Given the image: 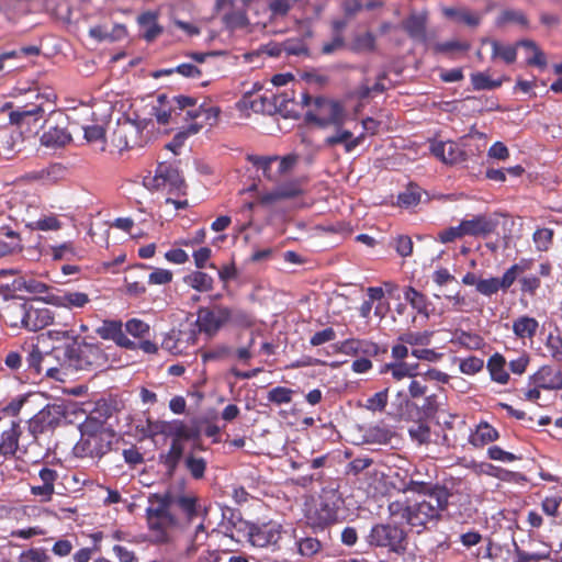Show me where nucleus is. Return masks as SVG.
<instances>
[{"mask_svg": "<svg viewBox=\"0 0 562 562\" xmlns=\"http://www.w3.org/2000/svg\"><path fill=\"white\" fill-rule=\"evenodd\" d=\"M406 491L422 494L424 498L403 512V517L413 527L424 528L429 521L438 520L447 509L451 496L447 487L420 481H411Z\"/></svg>", "mask_w": 562, "mask_h": 562, "instance_id": "nucleus-1", "label": "nucleus"}, {"mask_svg": "<svg viewBox=\"0 0 562 562\" xmlns=\"http://www.w3.org/2000/svg\"><path fill=\"white\" fill-rule=\"evenodd\" d=\"M81 438L72 451L78 458H101L111 449L112 435L100 422L87 418L80 426Z\"/></svg>", "mask_w": 562, "mask_h": 562, "instance_id": "nucleus-2", "label": "nucleus"}, {"mask_svg": "<svg viewBox=\"0 0 562 562\" xmlns=\"http://www.w3.org/2000/svg\"><path fill=\"white\" fill-rule=\"evenodd\" d=\"M301 101L304 105H310L313 101L315 105V110L308 111L306 114L310 122L321 127L342 126L346 120V112L339 102L324 98L313 100L305 93H301Z\"/></svg>", "mask_w": 562, "mask_h": 562, "instance_id": "nucleus-3", "label": "nucleus"}, {"mask_svg": "<svg viewBox=\"0 0 562 562\" xmlns=\"http://www.w3.org/2000/svg\"><path fill=\"white\" fill-rule=\"evenodd\" d=\"M143 186L149 191H167L169 194H186V183L179 170L167 162L157 166L154 175L148 172L143 177Z\"/></svg>", "mask_w": 562, "mask_h": 562, "instance_id": "nucleus-4", "label": "nucleus"}, {"mask_svg": "<svg viewBox=\"0 0 562 562\" xmlns=\"http://www.w3.org/2000/svg\"><path fill=\"white\" fill-rule=\"evenodd\" d=\"M41 301L46 304L66 308L69 311L83 310L90 304V295L86 292L70 289H55L47 296H42Z\"/></svg>", "mask_w": 562, "mask_h": 562, "instance_id": "nucleus-5", "label": "nucleus"}, {"mask_svg": "<svg viewBox=\"0 0 562 562\" xmlns=\"http://www.w3.org/2000/svg\"><path fill=\"white\" fill-rule=\"evenodd\" d=\"M228 315V308L224 306L203 307L198 312L196 325L200 331L213 336L227 323Z\"/></svg>", "mask_w": 562, "mask_h": 562, "instance_id": "nucleus-6", "label": "nucleus"}, {"mask_svg": "<svg viewBox=\"0 0 562 562\" xmlns=\"http://www.w3.org/2000/svg\"><path fill=\"white\" fill-rule=\"evenodd\" d=\"M274 91L266 90L262 94H256L254 91L245 92L238 102L240 110H251L255 113L277 114L274 103Z\"/></svg>", "mask_w": 562, "mask_h": 562, "instance_id": "nucleus-7", "label": "nucleus"}, {"mask_svg": "<svg viewBox=\"0 0 562 562\" xmlns=\"http://www.w3.org/2000/svg\"><path fill=\"white\" fill-rule=\"evenodd\" d=\"M175 103L181 111H186V120H196L203 116L210 125H213L220 114L218 108H205L203 104L196 105V100L191 97L178 95L175 99Z\"/></svg>", "mask_w": 562, "mask_h": 562, "instance_id": "nucleus-8", "label": "nucleus"}, {"mask_svg": "<svg viewBox=\"0 0 562 562\" xmlns=\"http://www.w3.org/2000/svg\"><path fill=\"white\" fill-rule=\"evenodd\" d=\"M248 539L256 548L276 547L281 539V526L274 522L261 526H251L248 531Z\"/></svg>", "mask_w": 562, "mask_h": 562, "instance_id": "nucleus-9", "label": "nucleus"}, {"mask_svg": "<svg viewBox=\"0 0 562 562\" xmlns=\"http://www.w3.org/2000/svg\"><path fill=\"white\" fill-rule=\"evenodd\" d=\"M402 540V530L390 525H376L369 535V543L371 546L389 547L394 551L397 550Z\"/></svg>", "mask_w": 562, "mask_h": 562, "instance_id": "nucleus-10", "label": "nucleus"}, {"mask_svg": "<svg viewBox=\"0 0 562 562\" xmlns=\"http://www.w3.org/2000/svg\"><path fill=\"white\" fill-rule=\"evenodd\" d=\"M140 125L133 121L119 123L112 136L113 145L120 149H126L139 145Z\"/></svg>", "mask_w": 562, "mask_h": 562, "instance_id": "nucleus-11", "label": "nucleus"}, {"mask_svg": "<svg viewBox=\"0 0 562 562\" xmlns=\"http://www.w3.org/2000/svg\"><path fill=\"white\" fill-rule=\"evenodd\" d=\"M177 524L178 520L173 514L147 518L151 541L159 544L169 542L170 530L173 529Z\"/></svg>", "mask_w": 562, "mask_h": 562, "instance_id": "nucleus-12", "label": "nucleus"}, {"mask_svg": "<svg viewBox=\"0 0 562 562\" xmlns=\"http://www.w3.org/2000/svg\"><path fill=\"white\" fill-rule=\"evenodd\" d=\"M1 286L11 293L25 291L30 294L40 295L38 300H41L42 296H47L55 290L49 288L46 283L32 277L13 278L11 283H4L1 284Z\"/></svg>", "mask_w": 562, "mask_h": 562, "instance_id": "nucleus-13", "label": "nucleus"}, {"mask_svg": "<svg viewBox=\"0 0 562 562\" xmlns=\"http://www.w3.org/2000/svg\"><path fill=\"white\" fill-rule=\"evenodd\" d=\"M43 114V108L41 105L33 104L31 106H22L18 110L11 111L9 114V121L11 125H16L20 128L25 126L29 132H32V127L37 126Z\"/></svg>", "mask_w": 562, "mask_h": 562, "instance_id": "nucleus-14", "label": "nucleus"}, {"mask_svg": "<svg viewBox=\"0 0 562 562\" xmlns=\"http://www.w3.org/2000/svg\"><path fill=\"white\" fill-rule=\"evenodd\" d=\"M168 99L166 95H159L156 103L151 105L150 115L156 119L159 124H168L172 121L173 115L182 116L186 120V111H181L175 103V99Z\"/></svg>", "mask_w": 562, "mask_h": 562, "instance_id": "nucleus-15", "label": "nucleus"}, {"mask_svg": "<svg viewBox=\"0 0 562 562\" xmlns=\"http://www.w3.org/2000/svg\"><path fill=\"white\" fill-rule=\"evenodd\" d=\"M442 15L456 23H462L469 27H476L482 21V14L465 7H441Z\"/></svg>", "mask_w": 562, "mask_h": 562, "instance_id": "nucleus-16", "label": "nucleus"}, {"mask_svg": "<svg viewBox=\"0 0 562 562\" xmlns=\"http://www.w3.org/2000/svg\"><path fill=\"white\" fill-rule=\"evenodd\" d=\"M161 432L166 436L172 437V441L181 443L183 440H194L200 436V431L195 426L186 424L181 420L165 423L161 427Z\"/></svg>", "mask_w": 562, "mask_h": 562, "instance_id": "nucleus-17", "label": "nucleus"}, {"mask_svg": "<svg viewBox=\"0 0 562 562\" xmlns=\"http://www.w3.org/2000/svg\"><path fill=\"white\" fill-rule=\"evenodd\" d=\"M430 148L431 153L445 164H458L465 159L464 151L452 140L435 143Z\"/></svg>", "mask_w": 562, "mask_h": 562, "instance_id": "nucleus-18", "label": "nucleus"}, {"mask_svg": "<svg viewBox=\"0 0 562 562\" xmlns=\"http://www.w3.org/2000/svg\"><path fill=\"white\" fill-rule=\"evenodd\" d=\"M53 322V312L47 307H35L26 303L25 328L37 331Z\"/></svg>", "mask_w": 562, "mask_h": 562, "instance_id": "nucleus-19", "label": "nucleus"}, {"mask_svg": "<svg viewBox=\"0 0 562 562\" xmlns=\"http://www.w3.org/2000/svg\"><path fill=\"white\" fill-rule=\"evenodd\" d=\"M336 508L327 503H321L313 513L307 515V524L316 531H323L336 520Z\"/></svg>", "mask_w": 562, "mask_h": 562, "instance_id": "nucleus-20", "label": "nucleus"}, {"mask_svg": "<svg viewBox=\"0 0 562 562\" xmlns=\"http://www.w3.org/2000/svg\"><path fill=\"white\" fill-rule=\"evenodd\" d=\"M530 384L543 390H558L562 387V375L553 368L544 366L530 376Z\"/></svg>", "mask_w": 562, "mask_h": 562, "instance_id": "nucleus-21", "label": "nucleus"}, {"mask_svg": "<svg viewBox=\"0 0 562 562\" xmlns=\"http://www.w3.org/2000/svg\"><path fill=\"white\" fill-rule=\"evenodd\" d=\"M49 355H43L42 351L32 346V349L29 351V356L26 358L27 364L30 369H33L36 373H42L44 370L46 375L54 379H59V370L54 367H49Z\"/></svg>", "mask_w": 562, "mask_h": 562, "instance_id": "nucleus-22", "label": "nucleus"}, {"mask_svg": "<svg viewBox=\"0 0 562 562\" xmlns=\"http://www.w3.org/2000/svg\"><path fill=\"white\" fill-rule=\"evenodd\" d=\"M460 224L464 236H485L491 234L496 227L494 221L483 215L475 216L471 220H463Z\"/></svg>", "mask_w": 562, "mask_h": 562, "instance_id": "nucleus-23", "label": "nucleus"}, {"mask_svg": "<svg viewBox=\"0 0 562 562\" xmlns=\"http://www.w3.org/2000/svg\"><path fill=\"white\" fill-rule=\"evenodd\" d=\"M335 128L336 132L325 138V145L333 147L341 144L347 153H351L362 143L363 134L353 137L350 131L344 130L341 126Z\"/></svg>", "mask_w": 562, "mask_h": 562, "instance_id": "nucleus-24", "label": "nucleus"}, {"mask_svg": "<svg viewBox=\"0 0 562 562\" xmlns=\"http://www.w3.org/2000/svg\"><path fill=\"white\" fill-rule=\"evenodd\" d=\"M21 436L20 425L12 422L10 428L1 434L0 439V454L4 458L15 454L19 448V440Z\"/></svg>", "mask_w": 562, "mask_h": 562, "instance_id": "nucleus-25", "label": "nucleus"}, {"mask_svg": "<svg viewBox=\"0 0 562 562\" xmlns=\"http://www.w3.org/2000/svg\"><path fill=\"white\" fill-rule=\"evenodd\" d=\"M171 505L172 496L170 494H150L148 496L146 518L172 514L170 510Z\"/></svg>", "mask_w": 562, "mask_h": 562, "instance_id": "nucleus-26", "label": "nucleus"}, {"mask_svg": "<svg viewBox=\"0 0 562 562\" xmlns=\"http://www.w3.org/2000/svg\"><path fill=\"white\" fill-rule=\"evenodd\" d=\"M294 539L297 553L303 558L310 559L323 551L324 542L317 537L294 533Z\"/></svg>", "mask_w": 562, "mask_h": 562, "instance_id": "nucleus-27", "label": "nucleus"}, {"mask_svg": "<svg viewBox=\"0 0 562 562\" xmlns=\"http://www.w3.org/2000/svg\"><path fill=\"white\" fill-rule=\"evenodd\" d=\"M71 142V134L65 127H49L41 136V144L49 148L64 147Z\"/></svg>", "mask_w": 562, "mask_h": 562, "instance_id": "nucleus-28", "label": "nucleus"}, {"mask_svg": "<svg viewBox=\"0 0 562 562\" xmlns=\"http://www.w3.org/2000/svg\"><path fill=\"white\" fill-rule=\"evenodd\" d=\"M26 303L25 302H11L2 312L4 322L11 327L22 326L25 328Z\"/></svg>", "mask_w": 562, "mask_h": 562, "instance_id": "nucleus-29", "label": "nucleus"}, {"mask_svg": "<svg viewBox=\"0 0 562 562\" xmlns=\"http://www.w3.org/2000/svg\"><path fill=\"white\" fill-rule=\"evenodd\" d=\"M539 328V323L536 318L522 315L513 322V331L516 338L520 340L532 339Z\"/></svg>", "mask_w": 562, "mask_h": 562, "instance_id": "nucleus-30", "label": "nucleus"}, {"mask_svg": "<svg viewBox=\"0 0 562 562\" xmlns=\"http://www.w3.org/2000/svg\"><path fill=\"white\" fill-rule=\"evenodd\" d=\"M23 143L22 132L12 127H0V146L5 154L21 150Z\"/></svg>", "mask_w": 562, "mask_h": 562, "instance_id": "nucleus-31", "label": "nucleus"}, {"mask_svg": "<svg viewBox=\"0 0 562 562\" xmlns=\"http://www.w3.org/2000/svg\"><path fill=\"white\" fill-rule=\"evenodd\" d=\"M498 438L497 430L487 423H481L476 429L471 432L469 442L474 447H483L495 441Z\"/></svg>", "mask_w": 562, "mask_h": 562, "instance_id": "nucleus-32", "label": "nucleus"}, {"mask_svg": "<svg viewBox=\"0 0 562 562\" xmlns=\"http://www.w3.org/2000/svg\"><path fill=\"white\" fill-rule=\"evenodd\" d=\"M196 502V497L192 495L172 497V505H176L181 510L188 521H192L195 517L201 516V507Z\"/></svg>", "mask_w": 562, "mask_h": 562, "instance_id": "nucleus-33", "label": "nucleus"}, {"mask_svg": "<svg viewBox=\"0 0 562 562\" xmlns=\"http://www.w3.org/2000/svg\"><path fill=\"white\" fill-rule=\"evenodd\" d=\"M48 254L54 260L72 261L82 258L81 250H79L71 241L50 246L48 248Z\"/></svg>", "mask_w": 562, "mask_h": 562, "instance_id": "nucleus-34", "label": "nucleus"}, {"mask_svg": "<svg viewBox=\"0 0 562 562\" xmlns=\"http://www.w3.org/2000/svg\"><path fill=\"white\" fill-rule=\"evenodd\" d=\"M530 265L531 261L529 260H520L518 263L509 267L502 278H497L499 290L507 291L517 280L518 276L530 268Z\"/></svg>", "mask_w": 562, "mask_h": 562, "instance_id": "nucleus-35", "label": "nucleus"}, {"mask_svg": "<svg viewBox=\"0 0 562 562\" xmlns=\"http://www.w3.org/2000/svg\"><path fill=\"white\" fill-rule=\"evenodd\" d=\"M404 299L418 314L429 318V302L423 293L413 286H408L404 291Z\"/></svg>", "mask_w": 562, "mask_h": 562, "instance_id": "nucleus-36", "label": "nucleus"}, {"mask_svg": "<svg viewBox=\"0 0 562 562\" xmlns=\"http://www.w3.org/2000/svg\"><path fill=\"white\" fill-rule=\"evenodd\" d=\"M483 43H488L492 47V58H502L505 63L512 64L516 60L517 57V48L521 47L518 45H503L495 40H483Z\"/></svg>", "mask_w": 562, "mask_h": 562, "instance_id": "nucleus-37", "label": "nucleus"}, {"mask_svg": "<svg viewBox=\"0 0 562 562\" xmlns=\"http://www.w3.org/2000/svg\"><path fill=\"white\" fill-rule=\"evenodd\" d=\"M505 367H506V360L499 353H495L488 359L487 369L491 373L493 381H495L499 384H505L508 382L509 374L507 373Z\"/></svg>", "mask_w": 562, "mask_h": 562, "instance_id": "nucleus-38", "label": "nucleus"}, {"mask_svg": "<svg viewBox=\"0 0 562 562\" xmlns=\"http://www.w3.org/2000/svg\"><path fill=\"white\" fill-rule=\"evenodd\" d=\"M247 160L252 164L254 167L257 169L262 170L263 177L274 182L276 181V175H274V162L277 161V156H256V155H249L247 156Z\"/></svg>", "mask_w": 562, "mask_h": 562, "instance_id": "nucleus-39", "label": "nucleus"}, {"mask_svg": "<svg viewBox=\"0 0 562 562\" xmlns=\"http://www.w3.org/2000/svg\"><path fill=\"white\" fill-rule=\"evenodd\" d=\"M418 369L417 363H408L405 361H397L394 363H386L382 372H391L392 376L396 380L404 378L415 376Z\"/></svg>", "mask_w": 562, "mask_h": 562, "instance_id": "nucleus-40", "label": "nucleus"}, {"mask_svg": "<svg viewBox=\"0 0 562 562\" xmlns=\"http://www.w3.org/2000/svg\"><path fill=\"white\" fill-rule=\"evenodd\" d=\"M157 15L153 12H145L138 16V24L143 29V35L150 42L161 33V27L156 22Z\"/></svg>", "mask_w": 562, "mask_h": 562, "instance_id": "nucleus-41", "label": "nucleus"}, {"mask_svg": "<svg viewBox=\"0 0 562 562\" xmlns=\"http://www.w3.org/2000/svg\"><path fill=\"white\" fill-rule=\"evenodd\" d=\"M274 103L277 106V113H280L283 116H290L293 113H295L294 109V93L289 92L286 90L279 92L278 90L274 91Z\"/></svg>", "mask_w": 562, "mask_h": 562, "instance_id": "nucleus-42", "label": "nucleus"}, {"mask_svg": "<svg viewBox=\"0 0 562 562\" xmlns=\"http://www.w3.org/2000/svg\"><path fill=\"white\" fill-rule=\"evenodd\" d=\"M85 139L97 146L100 150L105 149V131L102 125L93 124L82 126Z\"/></svg>", "mask_w": 562, "mask_h": 562, "instance_id": "nucleus-43", "label": "nucleus"}, {"mask_svg": "<svg viewBox=\"0 0 562 562\" xmlns=\"http://www.w3.org/2000/svg\"><path fill=\"white\" fill-rule=\"evenodd\" d=\"M89 34L91 37H93L98 41L114 42L125 35V27L123 25H116L110 32V31H108V29L105 26L98 25V26L91 27L89 30Z\"/></svg>", "mask_w": 562, "mask_h": 562, "instance_id": "nucleus-44", "label": "nucleus"}, {"mask_svg": "<svg viewBox=\"0 0 562 562\" xmlns=\"http://www.w3.org/2000/svg\"><path fill=\"white\" fill-rule=\"evenodd\" d=\"M518 45L524 47L529 54L527 58L528 65L538 66L540 68H544L547 65L546 56L542 50L537 46L533 41L522 40L518 42Z\"/></svg>", "mask_w": 562, "mask_h": 562, "instance_id": "nucleus-45", "label": "nucleus"}, {"mask_svg": "<svg viewBox=\"0 0 562 562\" xmlns=\"http://www.w3.org/2000/svg\"><path fill=\"white\" fill-rule=\"evenodd\" d=\"M426 14L418 13L409 15L404 22L405 30L412 37L422 38L425 36Z\"/></svg>", "mask_w": 562, "mask_h": 562, "instance_id": "nucleus-46", "label": "nucleus"}, {"mask_svg": "<svg viewBox=\"0 0 562 562\" xmlns=\"http://www.w3.org/2000/svg\"><path fill=\"white\" fill-rule=\"evenodd\" d=\"M184 282L200 292L210 291L213 286L212 277L201 271H195L187 276Z\"/></svg>", "mask_w": 562, "mask_h": 562, "instance_id": "nucleus-47", "label": "nucleus"}, {"mask_svg": "<svg viewBox=\"0 0 562 562\" xmlns=\"http://www.w3.org/2000/svg\"><path fill=\"white\" fill-rule=\"evenodd\" d=\"M202 128V124L198 122H193L188 125V127L183 131L178 132L173 139L166 145V147L172 153H177V150L183 145L184 140L190 136L200 132Z\"/></svg>", "mask_w": 562, "mask_h": 562, "instance_id": "nucleus-48", "label": "nucleus"}, {"mask_svg": "<svg viewBox=\"0 0 562 562\" xmlns=\"http://www.w3.org/2000/svg\"><path fill=\"white\" fill-rule=\"evenodd\" d=\"M471 82L474 90H493L502 86L501 79H492L486 72L472 74Z\"/></svg>", "mask_w": 562, "mask_h": 562, "instance_id": "nucleus-49", "label": "nucleus"}, {"mask_svg": "<svg viewBox=\"0 0 562 562\" xmlns=\"http://www.w3.org/2000/svg\"><path fill=\"white\" fill-rule=\"evenodd\" d=\"M508 23L519 24L524 27L528 26V20L525 13L520 10H504L496 19L497 26H503Z\"/></svg>", "mask_w": 562, "mask_h": 562, "instance_id": "nucleus-50", "label": "nucleus"}, {"mask_svg": "<svg viewBox=\"0 0 562 562\" xmlns=\"http://www.w3.org/2000/svg\"><path fill=\"white\" fill-rule=\"evenodd\" d=\"M431 333L430 331H407L402 334L397 341L407 344L408 346L415 347V346H427L430 344L431 340Z\"/></svg>", "mask_w": 562, "mask_h": 562, "instance_id": "nucleus-51", "label": "nucleus"}, {"mask_svg": "<svg viewBox=\"0 0 562 562\" xmlns=\"http://www.w3.org/2000/svg\"><path fill=\"white\" fill-rule=\"evenodd\" d=\"M422 190L415 184H409L406 190L398 194V205L411 207L415 206L420 202Z\"/></svg>", "mask_w": 562, "mask_h": 562, "instance_id": "nucleus-52", "label": "nucleus"}, {"mask_svg": "<svg viewBox=\"0 0 562 562\" xmlns=\"http://www.w3.org/2000/svg\"><path fill=\"white\" fill-rule=\"evenodd\" d=\"M389 402V390L384 389L367 398L363 407L370 412H383Z\"/></svg>", "mask_w": 562, "mask_h": 562, "instance_id": "nucleus-53", "label": "nucleus"}, {"mask_svg": "<svg viewBox=\"0 0 562 562\" xmlns=\"http://www.w3.org/2000/svg\"><path fill=\"white\" fill-rule=\"evenodd\" d=\"M184 464L193 479L199 480L204 476L206 461L203 458L188 454L184 459Z\"/></svg>", "mask_w": 562, "mask_h": 562, "instance_id": "nucleus-54", "label": "nucleus"}, {"mask_svg": "<svg viewBox=\"0 0 562 562\" xmlns=\"http://www.w3.org/2000/svg\"><path fill=\"white\" fill-rule=\"evenodd\" d=\"M26 226L31 229L43 232L57 231L61 227L60 222L54 215H47L37 220L30 221L27 222Z\"/></svg>", "mask_w": 562, "mask_h": 562, "instance_id": "nucleus-55", "label": "nucleus"}, {"mask_svg": "<svg viewBox=\"0 0 562 562\" xmlns=\"http://www.w3.org/2000/svg\"><path fill=\"white\" fill-rule=\"evenodd\" d=\"M95 331L101 338L113 340L115 342L122 331V323L116 321H104Z\"/></svg>", "mask_w": 562, "mask_h": 562, "instance_id": "nucleus-56", "label": "nucleus"}, {"mask_svg": "<svg viewBox=\"0 0 562 562\" xmlns=\"http://www.w3.org/2000/svg\"><path fill=\"white\" fill-rule=\"evenodd\" d=\"M228 314L227 323L234 326L248 328L254 325V317L245 311L228 308Z\"/></svg>", "mask_w": 562, "mask_h": 562, "instance_id": "nucleus-57", "label": "nucleus"}, {"mask_svg": "<svg viewBox=\"0 0 562 562\" xmlns=\"http://www.w3.org/2000/svg\"><path fill=\"white\" fill-rule=\"evenodd\" d=\"M183 454V446L181 442L172 441L165 457V464L170 472H173Z\"/></svg>", "mask_w": 562, "mask_h": 562, "instance_id": "nucleus-58", "label": "nucleus"}, {"mask_svg": "<svg viewBox=\"0 0 562 562\" xmlns=\"http://www.w3.org/2000/svg\"><path fill=\"white\" fill-rule=\"evenodd\" d=\"M268 9L272 22L286 16L292 7L286 0H269Z\"/></svg>", "mask_w": 562, "mask_h": 562, "instance_id": "nucleus-59", "label": "nucleus"}, {"mask_svg": "<svg viewBox=\"0 0 562 562\" xmlns=\"http://www.w3.org/2000/svg\"><path fill=\"white\" fill-rule=\"evenodd\" d=\"M480 472L486 475L497 477L503 481H512L516 476V473L495 467L491 463H482L479 465Z\"/></svg>", "mask_w": 562, "mask_h": 562, "instance_id": "nucleus-60", "label": "nucleus"}, {"mask_svg": "<svg viewBox=\"0 0 562 562\" xmlns=\"http://www.w3.org/2000/svg\"><path fill=\"white\" fill-rule=\"evenodd\" d=\"M293 391L288 387L277 386L268 392V401L277 404H289L292 401Z\"/></svg>", "mask_w": 562, "mask_h": 562, "instance_id": "nucleus-61", "label": "nucleus"}, {"mask_svg": "<svg viewBox=\"0 0 562 562\" xmlns=\"http://www.w3.org/2000/svg\"><path fill=\"white\" fill-rule=\"evenodd\" d=\"M274 162V175L276 181H278L281 177L285 176L289 171L293 169L296 164V156L288 155L282 158L277 156V161Z\"/></svg>", "mask_w": 562, "mask_h": 562, "instance_id": "nucleus-62", "label": "nucleus"}, {"mask_svg": "<svg viewBox=\"0 0 562 562\" xmlns=\"http://www.w3.org/2000/svg\"><path fill=\"white\" fill-rule=\"evenodd\" d=\"M514 558L515 562H538L548 560L550 558V551L530 553L519 549V547L515 543Z\"/></svg>", "mask_w": 562, "mask_h": 562, "instance_id": "nucleus-63", "label": "nucleus"}, {"mask_svg": "<svg viewBox=\"0 0 562 562\" xmlns=\"http://www.w3.org/2000/svg\"><path fill=\"white\" fill-rule=\"evenodd\" d=\"M553 238V231L550 228H539L533 234V241L539 251L549 249Z\"/></svg>", "mask_w": 562, "mask_h": 562, "instance_id": "nucleus-64", "label": "nucleus"}]
</instances>
